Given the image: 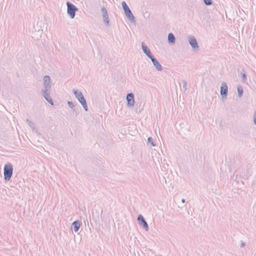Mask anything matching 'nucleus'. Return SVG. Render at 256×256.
<instances>
[{
  "label": "nucleus",
  "mask_w": 256,
  "mask_h": 256,
  "mask_svg": "<svg viewBox=\"0 0 256 256\" xmlns=\"http://www.w3.org/2000/svg\"><path fill=\"white\" fill-rule=\"evenodd\" d=\"M124 14H125L126 18H128V19L130 21H131L133 22H135V18L134 16V15L130 9L128 10L125 12Z\"/></svg>",
  "instance_id": "13"
},
{
  "label": "nucleus",
  "mask_w": 256,
  "mask_h": 256,
  "mask_svg": "<svg viewBox=\"0 0 256 256\" xmlns=\"http://www.w3.org/2000/svg\"><path fill=\"white\" fill-rule=\"evenodd\" d=\"M228 88L225 82H222L220 86V94L222 97L226 98L228 94Z\"/></svg>",
  "instance_id": "9"
},
{
  "label": "nucleus",
  "mask_w": 256,
  "mask_h": 256,
  "mask_svg": "<svg viewBox=\"0 0 256 256\" xmlns=\"http://www.w3.org/2000/svg\"><path fill=\"white\" fill-rule=\"evenodd\" d=\"M50 90H46V92L44 90H42V94L44 98L51 105H54V102L52 98L50 96V94L48 92Z\"/></svg>",
  "instance_id": "10"
},
{
  "label": "nucleus",
  "mask_w": 256,
  "mask_h": 256,
  "mask_svg": "<svg viewBox=\"0 0 256 256\" xmlns=\"http://www.w3.org/2000/svg\"><path fill=\"white\" fill-rule=\"evenodd\" d=\"M44 88L42 90H50L51 89V80L49 76H45L44 77Z\"/></svg>",
  "instance_id": "5"
},
{
  "label": "nucleus",
  "mask_w": 256,
  "mask_h": 256,
  "mask_svg": "<svg viewBox=\"0 0 256 256\" xmlns=\"http://www.w3.org/2000/svg\"><path fill=\"white\" fill-rule=\"evenodd\" d=\"M68 104L72 108V111L75 113L76 115L79 114L78 110L74 104L71 101L68 102Z\"/></svg>",
  "instance_id": "14"
},
{
  "label": "nucleus",
  "mask_w": 256,
  "mask_h": 256,
  "mask_svg": "<svg viewBox=\"0 0 256 256\" xmlns=\"http://www.w3.org/2000/svg\"><path fill=\"white\" fill-rule=\"evenodd\" d=\"M101 10L104 22L106 26H110V20L108 18L107 10L104 7H102L101 9Z\"/></svg>",
  "instance_id": "7"
},
{
  "label": "nucleus",
  "mask_w": 256,
  "mask_h": 256,
  "mask_svg": "<svg viewBox=\"0 0 256 256\" xmlns=\"http://www.w3.org/2000/svg\"><path fill=\"white\" fill-rule=\"evenodd\" d=\"M80 223L78 220H76L72 224V228L74 230L75 232H77L80 228Z\"/></svg>",
  "instance_id": "15"
},
{
  "label": "nucleus",
  "mask_w": 256,
  "mask_h": 256,
  "mask_svg": "<svg viewBox=\"0 0 256 256\" xmlns=\"http://www.w3.org/2000/svg\"><path fill=\"white\" fill-rule=\"evenodd\" d=\"M188 40L194 50L198 51L199 50V46L194 36H190L188 38Z\"/></svg>",
  "instance_id": "4"
},
{
  "label": "nucleus",
  "mask_w": 256,
  "mask_h": 256,
  "mask_svg": "<svg viewBox=\"0 0 256 256\" xmlns=\"http://www.w3.org/2000/svg\"><path fill=\"white\" fill-rule=\"evenodd\" d=\"M182 82L183 84L182 88L186 90V82L185 80H182Z\"/></svg>",
  "instance_id": "23"
},
{
  "label": "nucleus",
  "mask_w": 256,
  "mask_h": 256,
  "mask_svg": "<svg viewBox=\"0 0 256 256\" xmlns=\"http://www.w3.org/2000/svg\"><path fill=\"white\" fill-rule=\"evenodd\" d=\"M26 122H28V123L30 127L33 128H34V124L33 122L29 120L28 119H26Z\"/></svg>",
  "instance_id": "20"
},
{
  "label": "nucleus",
  "mask_w": 256,
  "mask_h": 256,
  "mask_svg": "<svg viewBox=\"0 0 256 256\" xmlns=\"http://www.w3.org/2000/svg\"><path fill=\"white\" fill-rule=\"evenodd\" d=\"M204 4L206 6H210L212 4V0H204Z\"/></svg>",
  "instance_id": "21"
},
{
  "label": "nucleus",
  "mask_w": 256,
  "mask_h": 256,
  "mask_svg": "<svg viewBox=\"0 0 256 256\" xmlns=\"http://www.w3.org/2000/svg\"><path fill=\"white\" fill-rule=\"evenodd\" d=\"M241 76L242 79V82H245L246 80V75L244 73H241Z\"/></svg>",
  "instance_id": "22"
},
{
  "label": "nucleus",
  "mask_w": 256,
  "mask_h": 256,
  "mask_svg": "<svg viewBox=\"0 0 256 256\" xmlns=\"http://www.w3.org/2000/svg\"><path fill=\"white\" fill-rule=\"evenodd\" d=\"M142 48L144 52L146 54V56L150 59L154 56L152 54L150 50L148 48L147 46L145 44L142 42Z\"/></svg>",
  "instance_id": "11"
},
{
  "label": "nucleus",
  "mask_w": 256,
  "mask_h": 256,
  "mask_svg": "<svg viewBox=\"0 0 256 256\" xmlns=\"http://www.w3.org/2000/svg\"><path fill=\"white\" fill-rule=\"evenodd\" d=\"M127 106L128 107L134 106V94L132 93H128L126 95Z\"/></svg>",
  "instance_id": "8"
},
{
  "label": "nucleus",
  "mask_w": 256,
  "mask_h": 256,
  "mask_svg": "<svg viewBox=\"0 0 256 256\" xmlns=\"http://www.w3.org/2000/svg\"><path fill=\"white\" fill-rule=\"evenodd\" d=\"M14 168L12 165L9 162L6 163L4 168V180L9 181L13 174Z\"/></svg>",
  "instance_id": "1"
},
{
  "label": "nucleus",
  "mask_w": 256,
  "mask_h": 256,
  "mask_svg": "<svg viewBox=\"0 0 256 256\" xmlns=\"http://www.w3.org/2000/svg\"><path fill=\"white\" fill-rule=\"evenodd\" d=\"M137 220L140 225L142 226V227L146 230H148V225L147 222L146 221L144 218L142 214H139L138 216Z\"/></svg>",
  "instance_id": "6"
},
{
  "label": "nucleus",
  "mask_w": 256,
  "mask_h": 256,
  "mask_svg": "<svg viewBox=\"0 0 256 256\" xmlns=\"http://www.w3.org/2000/svg\"><path fill=\"white\" fill-rule=\"evenodd\" d=\"M152 60L154 66L158 71H161L162 70V66L160 64V63L158 62L156 58L154 56L152 58H150Z\"/></svg>",
  "instance_id": "12"
},
{
  "label": "nucleus",
  "mask_w": 256,
  "mask_h": 256,
  "mask_svg": "<svg viewBox=\"0 0 256 256\" xmlns=\"http://www.w3.org/2000/svg\"><path fill=\"white\" fill-rule=\"evenodd\" d=\"M186 202L185 199L182 198V203H184V202Z\"/></svg>",
  "instance_id": "26"
},
{
  "label": "nucleus",
  "mask_w": 256,
  "mask_h": 256,
  "mask_svg": "<svg viewBox=\"0 0 256 256\" xmlns=\"http://www.w3.org/2000/svg\"><path fill=\"white\" fill-rule=\"evenodd\" d=\"M73 92L76 98L83 106L85 111H88V108L86 102L82 92L78 90H73Z\"/></svg>",
  "instance_id": "2"
},
{
  "label": "nucleus",
  "mask_w": 256,
  "mask_h": 256,
  "mask_svg": "<svg viewBox=\"0 0 256 256\" xmlns=\"http://www.w3.org/2000/svg\"><path fill=\"white\" fill-rule=\"evenodd\" d=\"M67 6V14L70 18L73 19L76 16V12L78 10V8L73 4L68 2Z\"/></svg>",
  "instance_id": "3"
},
{
  "label": "nucleus",
  "mask_w": 256,
  "mask_h": 256,
  "mask_svg": "<svg viewBox=\"0 0 256 256\" xmlns=\"http://www.w3.org/2000/svg\"><path fill=\"white\" fill-rule=\"evenodd\" d=\"M122 7L124 12H125L130 9L129 8L128 6V4H126V3L124 1L122 2Z\"/></svg>",
  "instance_id": "18"
},
{
  "label": "nucleus",
  "mask_w": 256,
  "mask_h": 256,
  "mask_svg": "<svg viewBox=\"0 0 256 256\" xmlns=\"http://www.w3.org/2000/svg\"><path fill=\"white\" fill-rule=\"evenodd\" d=\"M148 142L152 146H156V144L154 142V140L152 137H149L148 138Z\"/></svg>",
  "instance_id": "19"
},
{
  "label": "nucleus",
  "mask_w": 256,
  "mask_h": 256,
  "mask_svg": "<svg viewBox=\"0 0 256 256\" xmlns=\"http://www.w3.org/2000/svg\"><path fill=\"white\" fill-rule=\"evenodd\" d=\"M237 90L238 93V97L240 98L242 96L243 94V88L241 86H238L237 87Z\"/></svg>",
  "instance_id": "17"
},
{
  "label": "nucleus",
  "mask_w": 256,
  "mask_h": 256,
  "mask_svg": "<svg viewBox=\"0 0 256 256\" xmlns=\"http://www.w3.org/2000/svg\"><path fill=\"white\" fill-rule=\"evenodd\" d=\"M176 41V38L172 33L168 34V42L169 44H174Z\"/></svg>",
  "instance_id": "16"
},
{
  "label": "nucleus",
  "mask_w": 256,
  "mask_h": 256,
  "mask_svg": "<svg viewBox=\"0 0 256 256\" xmlns=\"http://www.w3.org/2000/svg\"><path fill=\"white\" fill-rule=\"evenodd\" d=\"M254 122L256 125V110L254 112Z\"/></svg>",
  "instance_id": "24"
},
{
  "label": "nucleus",
  "mask_w": 256,
  "mask_h": 256,
  "mask_svg": "<svg viewBox=\"0 0 256 256\" xmlns=\"http://www.w3.org/2000/svg\"><path fill=\"white\" fill-rule=\"evenodd\" d=\"M245 245H246V244L244 242H242L240 244V247L241 248L244 247L245 246Z\"/></svg>",
  "instance_id": "25"
}]
</instances>
